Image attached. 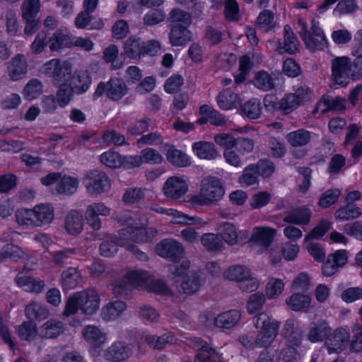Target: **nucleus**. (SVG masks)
<instances>
[{"instance_id":"obj_1","label":"nucleus","mask_w":362,"mask_h":362,"mask_svg":"<svg viewBox=\"0 0 362 362\" xmlns=\"http://www.w3.org/2000/svg\"><path fill=\"white\" fill-rule=\"evenodd\" d=\"M253 323L259 330L255 339L257 347L267 349L279 334V322L267 313L262 312L254 316Z\"/></svg>"},{"instance_id":"obj_2","label":"nucleus","mask_w":362,"mask_h":362,"mask_svg":"<svg viewBox=\"0 0 362 362\" xmlns=\"http://www.w3.org/2000/svg\"><path fill=\"white\" fill-rule=\"evenodd\" d=\"M224 188L220 180L214 176L204 177L200 184L199 194L192 196V204L209 205L220 200L224 194Z\"/></svg>"},{"instance_id":"obj_3","label":"nucleus","mask_w":362,"mask_h":362,"mask_svg":"<svg viewBox=\"0 0 362 362\" xmlns=\"http://www.w3.org/2000/svg\"><path fill=\"white\" fill-rule=\"evenodd\" d=\"M42 72L52 78L55 85L62 86L69 83L72 69L69 62L53 59L44 64Z\"/></svg>"},{"instance_id":"obj_4","label":"nucleus","mask_w":362,"mask_h":362,"mask_svg":"<svg viewBox=\"0 0 362 362\" xmlns=\"http://www.w3.org/2000/svg\"><path fill=\"white\" fill-rule=\"evenodd\" d=\"M87 192L92 195H100L110 189L111 183L108 176L103 171L91 170L83 178Z\"/></svg>"},{"instance_id":"obj_5","label":"nucleus","mask_w":362,"mask_h":362,"mask_svg":"<svg viewBox=\"0 0 362 362\" xmlns=\"http://www.w3.org/2000/svg\"><path fill=\"white\" fill-rule=\"evenodd\" d=\"M303 38L306 48L310 52L322 50L327 47V42L322 30L318 26V23L315 20L312 21L310 32H308L307 25L303 23V30L299 32Z\"/></svg>"},{"instance_id":"obj_6","label":"nucleus","mask_w":362,"mask_h":362,"mask_svg":"<svg viewBox=\"0 0 362 362\" xmlns=\"http://www.w3.org/2000/svg\"><path fill=\"white\" fill-rule=\"evenodd\" d=\"M127 92V85L122 78H112L107 83H99L93 96L96 98L105 94L111 100L119 101Z\"/></svg>"},{"instance_id":"obj_7","label":"nucleus","mask_w":362,"mask_h":362,"mask_svg":"<svg viewBox=\"0 0 362 362\" xmlns=\"http://www.w3.org/2000/svg\"><path fill=\"white\" fill-rule=\"evenodd\" d=\"M332 76L335 84L346 86L352 77L351 66L347 57H337L332 62Z\"/></svg>"},{"instance_id":"obj_8","label":"nucleus","mask_w":362,"mask_h":362,"mask_svg":"<svg viewBox=\"0 0 362 362\" xmlns=\"http://www.w3.org/2000/svg\"><path fill=\"white\" fill-rule=\"evenodd\" d=\"M156 234L157 230L153 228L129 226L122 228L119 231V235L122 240H124V243L127 240L137 243L151 242Z\"/></svg>"},{"instance_id":"obj_9","label":"nucleus","mask_w":362,"mask_h":362,"mask_svg":"<svg viewBox=\"0 0 362 362\" xmlns=\"http://www.w3.org/2000/svg\"><path fill=\"white\" fill-rule=\"evenodd\" d=\"M157 254L170 261H180L185 257L182 245L174 239H165L156 245Z\"/></svg>"},{"instance_id":"obj_10","label":"nucleus","mask_w":362,"mask_h":362,"mask_svg":"<svg viewBox=\"0 0 362 362\" xmlns=\"http://www.w3.org/2000/svg\"><path fill=\"white\" fill-rule=\"evenodd\" d=\"M349 340V332L344 328H337L326 338L325 345L329 354H339L346 349Z\"/></svg>"},{"instance_id":"obj_11","label":"nucleus","mask_w":362,"mask_h":362,"mask_svg":"<svg viewBox=\"0 0 362 362\" xmlns=\"http://www.w3.org/2000/svg\"><path fill=\"white\" fill-rule=\"evenodd\" d=\"M110 209L102 202H94L88 205L85 211L87 223L95 230L101 228L102 223L99 216H107Z\"/></svg>"},{"instance_id":"obj_12","label":"nucleus","mask_w":362,"mask_h":362,"mask_svg":"<svg viewBox=\"0 0 362 362\" xmlns=\"http://www.w3.org/2000/svg\"><path fill=\"white\" fill-rule=\"evenodd\" d=\"M188 190L187 182L182 177L173 176L169 177L163 187L166 197L177 200L182 197Z\"/></svg>"},{"instance_id":"obj_13","label":"nucleus","mask_w":362,"mask_h":362,"mask_svg":"<svg viewBox=\"0 0 362 362\" xmlns=\"http://www.w3.org/2000/svg\"><path fill=\"white\" fill-rule=\"evenodd\" d=\"M348 261L346 251L339 250L327 256V260L322 266V273L326 277L336 274L340 267H344Z\"/></svg>"},{"instance_id":"obj_14","label":"nucleus","mask_w":362,"mask_h":362,"mask_svg":"<svg viewBox=\"0 0 362 362\" xmlns=\"http://www.w3.org/2000/svg\"><path fill=\"white\" fill-rule=\"evenodd\" d=\"M78 298L80 300V309L83 313L93 315L99 309L100 299L95 290L78 292Z\"/></svg>"},{"instance_id":"obj_15","label":"nucleus","mask_w":362,"mask_h":362,"mask_svg":"<svg viewBox=\"0 0 362 362\" xmlns=\"http://www.w3.org/2000/svg\"><path fill=\"white\" fill-rule=\"evenodd\" d=\"M8 72L12 81L21 79L28 71V63L23 54H17L8 64Z\"/></svg>"},{"instance_id":"obj_16","label":"nucleus","mask_w":362,"mask_h":362,"mask_svg":"<svg viewBox=\"0 0 362 362\" xmlns=\"http://www.w3.org/2000/svg\"><path fill=\"white\" fill-rule=\"evenodd\" d=\"M144 342L154 350H162L168 345L174 344L177 341L175 334L166 332L160 336L146 334L144 336Z\"/></svg>"},{"instance_id":"obj_17","label":"nucleus","mask_w":362,"mask_h":362,"mask_svg":"<svg viewBox=\"0 0 362 362\" xmlns=\"http://www.w3.org/2000/svg\"><path fill=\"white\" fill-rule=\"evenodd\" d=\"M241 318V313L238 310H230L218 315L214 319L216 327L225 330L235 327Z\"/></svg>"},{"instance_id":"obj_18","label":"nucleus","mask_w":362,"mask_h":362,"mask_svg":"<svg viewBox=\"0 0 362 362\" xmlns=\"http://www.w3.org/2000/svg\"><path fill=\"white\" fill-rule=\"evenodd\" d=\"M33 209L35 221V227H41L50 223L53 221L54 210L51 204H39L35 206Z\"/></svg>"},{"instance_id":"obj_19","label":"nucleus","mask_w":362,"mask_h":362,"mask_svg":"<svg viewBox=\"0 0 362 362\" xmlns=\"http://www.w3.org/2000/svg\"><path fill=\"white\" fill-rule=\"evenodd\" d=\"M276 230L269 227L255 228L251 236V240L267 248L272 243Z\"/></svg>"},{"instance_id":"obj_20","label":"nucleus","mask_w":362,"mask_h":362,"mask_svg":"<svg viewBox=\"0 0 362 362\" xmlns=\"http://www.w3.org/2000/svg\"><path fill=\"white\" fill-rule=\"evenodd\" d=\"M75 25L79 29L100 30L104 23L101 18L95 19L90 13L81 11L75 18Z\"/></svg>"},{"instance_id":"obj_21","label":"nucleus","mask_w":362,"mask_h":362,"mask_svg":"<svg viewBox=\"0 0 362 362\" xmlns=\"http://www.w3.org/2000/svg\"><path fill=\"white\" fill-rule=\"evenodd\" d=\"M312 212L306 207H298L286 212L283 221L286 223L307 225L310 222Z\"/></svg>"},{"instance_id":"obj_22","label":"nucleus","mask_w":362,"mask_h":362,"mask_svg":"<svg viewBox=\"0 0 362 362\" xmlns=\"http://www.w3.org/2000/svg\"><path fill=\"white\" fill-rule=\"evenodd\" d=\"M83 216L76 210H71L65 216V229L72 235H77L83 230Z\"/></svg>"},{"instance_id":"obj_23","label":"nucleus","mask_w":362,"mask_h":362,"mask_svg":"<svg viewBox=\"0 0 362 362\" xmlns=\"http://www.w3.org/2000/svg\"><path fill=\"white\" fill-rule=\"evenodd\" d=\"M91 78L86 71H76L71 75L68 85L77 93H83L88 88Z\"/></svg>"},{"instance_id":"obj_24","label":"nucleus","mask_w":362,"mask_h":362,"mask_svg":"<svg viewBox=\"0 0 362 362\" xmlns=\"http://www.w3.org/2000/svg\"><path fill=\"white\" fill-rule=\"evenodd\" d=\"M129 356V349L124 343L116 342L108 347L104 353V357L111 362H119Z\"/></svg>"},{"instance_id":"obj_25","label":"nucleus","mask_w":362,"mask_h":362,"mask_svg":"<svg viewBox=\"0 0 362 362\" xmlns=\"http://www.w3.org/2000/svg\"><path fill=\"white\" fill-rule=\"evenodd\" d=\"M192 34L185 25H174L169 33L172 46H182L191 40Z\"/></svg>"},{"instance_id":"obj_26","label":"nucleus","mask_w":362,"mask_h":362,"mask_svg":"<svg viewBox=\"0 0 362 362\" xmlns=\"http://www.w3.org/2000/svg\"><path fill=\"white\" fill-rule=\"evenodd\" d=\"M330 332L331 327L328 323L320 320L311 324L308 338L311 342L322 341Z\"/></svg>"},{"instance_id":"obj_27","label":"nucleus","mask_w":362,"mask_h":362,"mask_svg":"<svg viewBox=\"0 0 362 362\" xmlns=\"http://www.w3.org/2000/svg\"><path fill=\"white\" fill-rule=\"evenodd\" d=\"M127 309L124 301L115 300L108 303L101 310V317L103 320L110 321L117 319Z\"/></svg>"},{"instance_id":"obj_28","label":"nucleus","mask_w":362,"mask_h":362,"mask_svg":"<svg viewBox=\"0 0 362 362\" xmlns=\"http://www.w3.org/2000/svg\"><path fill=\"white\" fill-rule=\"evenodd\" d=\"M192 150L201 159L214 160L218 156V153L214 144L208 141H198L194 143Z\"/></svg>"},{"instance_id":"obj_29","label":"nucleus","mask_w":362,"mask_h":362,"mask_svg":"<svg viewBox=\"0 0 362 362\" xmlns=\"http://www.w3.org/2000/svg\"><path fill=\"white\" fill-rule=\"evenodd\" d=\"M83 336L92 346L95 348L105 344L107 339L105 333L93 325H88L83 328Z\"/></svg>"},{"instance_id":"obj_30","label":"nucleus","mask_w":362,"mask_h":362,"mask_svg":"<svg viewBox=\"0 0 362 362\" xmlns=\"http://www.w3.org/2000/svg\"><path fill=\"white\" fill-rule=\"evenodd\" d=\"M217 103L221 109L228 110L237 108L240 104V100L236 93L230 89H225L217 96Z\"/></svg>"},{"instance_id":"obj_31","label":"nucleus","mask_w":362,"mask_h":362,"mask_svg":"<svg viewBox=\"0 0 362 362\" xmlns=\"http://www.w3.org/2000/svg\"><path fill=\"white\" fill-rule=\"evenodd\" d=\"M311 298L298 293L292 294L286 300L288 307L293 311H305L310 305Z\"/></svg>"},{"instance_id":"obj_32","label":"nucleus","mask_w":362,"mask_h":362,"mask_svg":"<svg viewBox=\"0 0 362 362\" xmlns=\"http://www.w3.org/2000/svg\"><path fill=\"white\" fill-rule=\"evenodd\" d=\"M144 42L139 37L132 36L124 45V54L130 59H140L142 56Z\"/></svg>"},{"instance_id":"obj_33","label":"nucleus","mask_w":362,"mask_h":362,"mask_svg":"<svg viewBox=\"0 0 362 362\" xmlns=\"http://www.w3.org/2000/svg\"><path fill=\"white\" fill-rule=\"evenodd\" d=\"M64 331V325L61 321L51 319L40 327V336L45 338H57Z\"/></svg>"},{"instance_id":"obj_34","label":"nucleus","mask_w":362,"mask_h":362,"mask_svg":"<svg viewBox=\"0 0 362 362\" xmlns=\"http://www.w3.org/2000/svg\"><path fill=\"white\" fill-rule=\"evenodd\" d=\"M279 52L281 53L283 49L286 52L290 54H294L298 52L299 42L293 33L291 26L286 25L284 26V46L281 47V42H279Z\"/></svg>"},{"instance_id":"obj_35","label":"nucleus","mask_w":362,"mask_h":362,"mask_svg":"<svg viewBox=\"0 0 362 362\" xmlns=\"http://www.w3.org/2000/svg\"><path fill=\"white\" fill-rule=\"evenodd\" d=\"M25 313L30 321L34 320L41 321L47 319L49 315V310L45 305L36 302L28 304L25 307Z\"/></svg>"},{"instance_id":"obj_36","label":"nucleus","mask_w":362,"mask_h":362,"mask_svg":"<svg viewBox=\"0 0 362 362\" xmlns=\"http://www.w3.org/2000/svg\"><path fill=\"white\" fill-rule=\"evenodd\" d=\"M170 26L185 25L187 27L192 22V16L189 13L178 8L170 11L168 18Z\"/></svg>"},{"instance_id":"obj_37","label":"nucleus","mask_w":362,"mask_h":362,"mask_svg":"<svg viewBox=\"0 0 362 362\" xmlns=\"http://www.w3.org/2000/svg\"><path fill=\"white\" fill-rule=\"evenodd\" d=\"M202 284V279L197 273H192L186 276L180 284L179 292L193 294L198 291Z\"/></svg>"},{"instance_id":"obj_38","label":"nucleus","mask_w":362,"mask_h":362,"mask_svg":"<svg viewBox=\"0 0 362 362\" xmlns=\"http://www.w3.org/2000/svg\"><path fill=\"white\" fill-rule=\"evenodd\" d=\"M81 280V274L76 268L69 267L62 274V284L64 289L74 288Z\"/></svg>"},{"instance_id":"obj_39","label":"nucleus","mask_w":362,"mask_h":362,"mask_svg":"<svg viewBox=\"0 0 362 362\" xmlns=\"http://www.w3.org/2000/svg\"><path fill=\"white\" fill-rule=\"evenodd\" d=\"M16 283L19 286L23 288L25 291L37 293H40L45 286L42 281L26 276H17Z\"/></svg>"},{"instance_id":"obj_40","label":"nucleus","mask_w":362,"mask_h":362,"mask_svg":"<svg viewBox=\"0 0 362 362\" xmlns=\"http://www.w3.org/2000/svg\"><path fill=\"white\" fill-rule=\"evenodd\" d=\"M201 243L204 248L209 252H220L224 248L221 238L214 233L204 234L201 238Z\"/></svg>"},{"instance_id":"obj_41","label":"nucleus","mask_w":362,"mask_h":362,"mask_svg":"<svg viewBox=\"0 0 362 362\" xmlns=\"http://www.w3.org/2000/svg\"><path fill=\"white\" fill-rule=\"evenodd\" d=\"M250 270L243 265H233L228 268L223 273L226 279L236 281L238 284L250 276Z\"/></svg>"},{"instance_id":"obj_42","label":"nucleus","mask_w":362,"mask_h":362,"mask_svg":"<svg viewBox=\"0 0 362 362\" xmlns=\"http://www.w3.org/2000/svg\"><path fill=\"white\" fill-rule=\"evenodd\" d=\"M288 142L294 147L303 146L308 144L311 139L308 131L298 129L286 135Z\"/></svg>"},{"instance_id":"obj_43","label":"nucleus","mask_w":362,"mask_h":362,"mask_svg":"<svg viewBox=\"0 0 362 362\" xmlns=\"http://www.w3.org/2000/svg\"><path fill=\"white\" fill-rule=\"evenodd\" d=\"M166 157L170 163L177 167H186L191 163L186 153L173 147L168 150Z\"/></svg>"},{"instance_id":"obj_44","label":"nucleus","mask_w":362,"mask_h":362,"mask_svg":"<svg viewBox=\"0 0 362 362\" xmlns=\"http://www.w3.org/2000/svg\"><path fill=\"white\" fill-rule=\"evenodd\" d=\"M346 100L341 97H337L335 98L329 95H324L322 98L321 103L325 106L322 109V113H326L331 110L344 111L346 108Z\"/></svg>"},{"instance_id":"obj_45","label":"nucleus","mask_w":362,"mask_h":362,"mask_svg":"<svg viewBox=\"0 0 362 362\" xmlns=\"http://www.w3.org/2000/svg\"><path fill=\"white\" fill-rule=\"evenodd\" d=\"M124 277L132 287H140L143 288H145L148 279V273L141 270L129 272L124 275Z\"/></svg>"},{"instance_id":"obj_46","label":"nucleus","mask_w":362,"mask_h":362,"mask_svg":"<svg viewBox=\"0 0 362 362\" xmlns=\"http://www.w3.org/2000/svg\"><path fill=\"white\" fill-rule=\"evenodd\" d=\"M112 293L117 298L129 299L132 297V286L124 276L123 279L115 281L112 284Z\"/></svg>"},{"instance_id":"obj_47","label":"nucleus","mask_w":362,"mask_h":362,"mask_svg":"<svg viewBox=\"0 0 362 362\" xmlns=\"http://www.w3.org/2000/svg\"><path fill=\"white\" fill-rule=\"evenodd\" d=\"M241 110L248 118L257 119L262 114L261 103L257 98H252L241 106Z\"/></svg>"},{"instance_id":"obj_48","label":"nucleus","mask_w":362,"mask_h":362,"mask_svg":"<svg viewBox=\"0 0 362 362\" xmlns=\"http://www.w3.org/2000/svg\"><path fill=\"white\" fill-rule=\"evenodd\" d=\"M78 187V180L72 177H64L56 186V190L59 194H73Z\"/></svg>"},{"instance_id":"obj_49","label":"nucleus","mask_w":362,"mask_h":362,"mask_svg":"<svg viewBox=\"0 0 362 362\" xmlns=\"http://www.w3.org/2000/svg\"><path fill=\"white\" fill-rule=\"evenodd\" d=\"M254 85L259 89L267 91L274 88V78L267 72L262 71L256 74Z\"/></svg>"},{"instance_id":"obj_50","label":"nucleus","mask_w":362,"mask_h":362,"mask_svg":"<svg viewBox=\"0 0 362 362\" xmlns=\"http://www.w3.org/2000/svg\"><path fill=\"white\" fill-rule=\"evenodd\" d=\"M283 332L284 337L295 344H298L302 338L301 332L296 327L293 320L290 319L286 322Z\"/></svg>"},{"instance_id":"obj_51","label":"nucleus","mask_w":362,"mask_h":362,"mask_svg":"<svg viewBox=\"0 0 362 362\" xmlns=\"http://www.w3.org/2000/svg\"><path fill=\"white\" fill-rule=\"evenodd\" d=\"M361 214V209L354 204H347L344 207L337 209L334 214L337 219L346 221L350 218H356Z\"/></svg>"},{"instance_id":"obj_52","label":"nucleus","mask_w":362,"mask_h":362,"mask_svg":"<svg viewBox=\"0 0 362 362\" xmlns=\"http://www.w3.org/2000/svg\"><path fill=\"white\" fill-rule=\"evenodd\" d=\"M117 245L125 246V243L121 237L112 238L111 242L105 241L100 244V254L106 257L113 256L117 251Z\"/></svg>"},{"instance_id":"obj_53","label":"nucleus","mask_w":362,"mask_h":362,"mask_svg":"<svg viewBox=\"0 0 362 362\" xmlns=\"http://www.w3.org/2000/svg\"><path fill=\"white\" fill-rule=\"evenodd\" d=\"M165 18L166 14L163 10L153 8L144 16L143 22L147 26H153L163 22Z\"/></svg>"},{"instance_id":"obj_54","label":"nucleus","mask_w":362,"mask_h":362,"mask_svg":"<svg viewBox=\"0 0 362 362\" xmlns=\"http://www.w3.org/2000/svg\"><path fill=\"white\" fill-rule=\"evenodd\" d=\"M21 8L23 18H37L40 8V0H24Z\"/></svg>"},{"instance_id":"obj_55","label":"nucleus","mask_w":362,"mask_h":362,"mask_svg":"<svg viewBox=\"0 0 362 362\" xmlns=\"http://www.w3.org/2000/svg\"><path fill=\"white\" fill-rule=\"evenodd\" d=\"M258 176L257 168L255 167V164H251L244 169L243 175L239 178V182L247 186L253 185L257 184Z\"/></svg>"},{"instance_id":"obj_56","label":"nucleus","mask_w":362,"mask_h":362,"mask_svg":"<svg viewBox=\"0 0 362 362\" xmlns=\"http://www.w3.org/2000/svg\"><path fill=\"white\" fill-rule=\"evenodd\" d=\"M284 283L280 279L272 278L266 286V296L269 299L277 298L284 291Z\"/></svg>"},{"instance_id":"obj_57","label":"nucleus","mask_w":362,"mask_h":362,"mask_svg":"<svg viewBox=\"0 0 362 362\" xmlns=\"http://www.w3.org/2000/svg\"><path fill=\"white\" fill-rule=\"evenodd\" d=\"M220 235L221 238L229 245H234L238 241V233L235 226L230 223H223Z\"/></svg>"},{"instance_id":"obj_58","label":"nucleus","mask_w":362,"mask_h":362,"mask_svg":"<svg viewBox=\"0 0 362 362\" xmlns=\"http://www.w3.org/2000/svg\"><path fill=\"white\" fill-rule=\"evenodd\" d=\"M18 334L22 339L31 341L37 334V325L33 321L24 322L18 327Z\"/></svg>"},{"instance_id":"obj_59","label":"nucleus","mask_w":362,"mask_h":362,"mask_svg":"<svg viewBox=\"0 0 362 362\" xmlns=\"http://www.w3.org/2000/svg\"><path fill=\"white\" fill-rule=\"evenodd\" d=\"M100 162L110 168H119L122 164V158L117 152L107 151L103 153L100 157Z\"/></svg>"},{"instance_id":"obj_60","label":"nucleus","mask_w":362,"mask_h":362,"mask_svg":"<svg viewBox=\"0 0 362 362\" xmlns=\"http://www.w3.org/2000/svg\"><path fill=\"white\" fill-rule=\"evenodd\" d=\"M266 295L262 292L252 294L247 302V309L250 313H255L262 309L266 302Z\"/></svg>"},{"instance_id":"obj_61","label":"nucleus","mask_w":362,"mask_h":362,"mask_svg":"<svg viewBox=\"0 0 362 362\" xmlns=\"http://www.w3.org/2000/svg\"><path fill=\"white\" fill-rule=\"evenodd\" d=\"M340 196L341 191L339 189H328L321 194L318 205L327 208L336 203Z\"/></svg>"},{"instance_id":"obj_62","label":"nucleus","mask_w":362,"mask_h":362,"mask_svg":"<svg viewBox=\"0 0 362 362\" xmlns=\"http://www.w3.org/2000/svg\"><path fill=\"white\" fill-rule=\"evenodd\" d=\"M273 20L274 13L270 10L265 9L259 14L256 20V24L259 28H265L267 31H269L275 27Z\"/></svg>"},{"instance_id":"obj_63","label":"nucleus","mask_w":362,"mask_h":362,"mask_svg":"<svg viewBox=\"0 0 362 362\" xmlns=\"http://www.w3.org/2000/svg\"><path fill=\"white\" fill-rule=\"evenodd\" d=\"M42 83L36 78L30 80L23 89L24 96L28 100L35 98L42 91Z\"/></svg>"},{"instance_id":"obj_64","label":"nucleus","mask_w":362,"mask_h":362,"mask_svg":"<svg viewBox=\"0 0 362 362\" xmlns=\"http://www.w3.org/2000/svg\"><path fill=\"white\" fill-rule=\"evenodd\" d=\"M16 218L20 225L35 227L33 209H18L16 213Z\"/></svg>"}]
</instances>
